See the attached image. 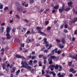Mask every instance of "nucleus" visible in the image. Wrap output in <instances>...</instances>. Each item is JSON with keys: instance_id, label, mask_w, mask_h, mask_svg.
Segmentation results:
<instances>
[{"instance_id": "obj_1", "label": "nucleus", "mask_w": 77, "mask_h": 77, "mask_svg": "<svg viewBox=\"0 0 77 77\" xmlns=\"http://www.w3.org/2000/svg\"><path fill=\"white\" fill-rule=\"evenodd\" d=\"M21 64L22 65V66H21V68H25L26 69H28V70H30L32 69L31 67L29 66H28V64L27 63L26 61H22Z\"/></svg>"}, {"instance_id": "obj_2", "label": "nucleus", "mask_w": 77, "mask_h": 77, "mask_svg": "<svg viewBox=\"0 0 77 77\" xmlns=\"http://www.w3.org/2000/svg\"><path fill=\"white\" fill-rule=\"evenodd\" d=\"M52 59H55L56 60H57V59H59V57H56L54 56H51L50 57V58L48 59V60L49 62V64H51L52 63H53V62H52Z\"/></svg>"}, {"instance_id": "obj_3", "label": "nucleus", "mask_w": 77, "mask_h": 77, "mask_svg": "<svg viewBox=\"0 0 77 77\" xmlns=\"http://www.w3.org/2000/svg\"><path fill=\"white\" fill-rule=\"evenodd\" d=\"M57 75L58 76V77H63L65 75V74L63 73L62 75H61V73L60 72H59L57 74Z\"/></svg>"}, {"instance_id": "obj_4", "label": "nucleus", "mask_w": 77, "mask_h": 77, "mask_svg": "<svg viewBox=\"0 0 77 77\" xmlns=\"http://www.w3.org/2000/svg\"><path fill=\"white\" fill-rule=\"evenodd\" d=\"M69 72H72L73 74H74V73H76V72H77V71L75 70L74 69L72 68L69 70Z\"/></svg>"}, {"instance_id": "obj_5", "label": "nucleus", "mask_w": 77, "mask_h": 77, "mask_svg": "<svg viewBox=\"0 0 77 77\" xmlns=\"http://www.w3.org/2000/svg\"><path fill=\"white\" fill-rule=\"evenodd\" d=\"M55 67V65H51L49 66V68L51 69V71H53L54 70V68Z\"/></svg>"}, {"instance_id": "obj_6", "label": "nucleus", "mask_w": 77, "mask_h": 77, "mask_svg": "<svg viewBox=\"0 0 77 77\" xmlns=\"http://www.w3.org/2000/svg\"><path fill=\"white\" fill-rule=\"evenodd\" d=\"M69 57L72 58L73 59H75L76 60H77V59L74 56V55H72L70 54L69 55Z\"/></svg>"}, {"instance_id": "obj_7", "label": "nucleus", "mask_w": 77, "mask_h": 77, "mask_svg": "<svg viewBox=\"0 0 77 77\" xmlns=\"http://www.w3.org/2000/svg\"><path fill=\"white\" fill-rule=\"evenodd\" d=\"M37 30H38V33H39V32H41V30H42V27H37Z\"/></svg>"}, {"instance_id": "obj_8", "label": "nucleus", "mask_w": 77, "mask_h": 77, "mask_svg": "<svg viewBox=\"0 0 77 77\" xmlns=\"http://www.w3.org/2000/svg\"><path fill=\"white\" fill-rule=\"evenodd\" d=\"M4 30H5V29L4 28V27H1L0 28V32L1 33H3V31H4Z\"/></svg>"}, {"instance_id": "obj_9", "label": "nucleus", "mask_w": 77, "mask_h": 77, "mask_svg": "<svg viewBox=\"0 0 77 77\" xmlns=\"http://www.w3.org/2000/svg\"><path fill=\"white\" fill-rule=\"evenodd\" d=\"M6 38L7 39H11V36L9 33H7L6 34Z\"/></svg>"}, {"instance_id": "obj_10", "label": "nucleus", "mask_w": 77, "mask_h": 77, "mask_svg": "<svg viewBox=\"0 0 77 77\" xmlns=\"http://www.w3.org/2000/svg\"><path fill=\"white\" fill-rule=\"evenodd\" d=\"M67 5L69 6H70V7H72V2H68L67 3Z\"/></svg>"}, {"instance_id": "obj_11", "label": "nucleus", "mask_w": 77, "mask_h": 77, "mask_svg": "<svg viewBox=\"0 0 77 77\" xmlns=\"http://www.w3.org/2000/svg\"><path fill=\"white\" fill-rule=\"evenodd\" d=\"M6 30L7 32V33H9L10 32V27L8 26L6 29Z\"/></svg>"}, {"instance_id": "obj_12", "label": "nucleus", "mask_w": 77, "mask_h": 77, "mask_svg": "<svg viewBox=\"0 0 77 77\" xmlns=\"http://www.w3.org/2000/svg\"><path fill=\"white\" fill-rule=\"evenodd\" d=\"M50 74H52V75L53 77L56 76V73L53 71H51L50 72Z\"/></svg>"}, {"instance_id": "obj_13", "label": "nucleus", "mask_w": 77, "mask_h": 77, "mask_svg": "<svg viewBox=\"0 0 77 77\" xmlns=\"http://www.w3.org/2000/svg\"><path fill=\"white\" fill-rule=\"evenodd\" d=\"M58 46H59L60 48H63V45L60 44V45H57Z\"/></svg>"}, {"instance_id": "obj_14", "label": "nucleus", "mask_w": 77, "mask_h": 77, "mask_svg": "<svg viewBox=\"0 0 77 77\" xmlns=\"http://www.w3.org/2000/svg\"><path fill=\"white\" fill-rule=\"evenodd\" d=\"M39 33L40 34H41L42 35H43L44 36H47V34L45 33L42 32H39Z\"/></svg>"}, {"instance_id": "obj_15", "label": "nucleus", "mask_w": 77, "mask_h": 77, "mask_svg": "<svg viewBox=\"0 0 77 77\" xmlns=\"http://www.w3.org/2000/svg\"><path fill=\"white\" fill-rule=\"evenodd\" d=\"M15 69H16L14 67H13L12 68V69L11 70V72H14L15 71Z\"/></svg>"}, {"instance_id": "obj_16", "label": "nucleus", "mask_w": 77, "mask_h": 77, "mask_svg": "<svg viewBox=\"0 0 77 77\" xmlns=\"http://www.w3.org/2000/svg\"><path fill=\"white\" fill-rule=\"evenodd\" d=\"M2 67L3 69H5V68H6V65H5V64H2Z\"/></svg>"}, {"instance_id": "obj_17", "label": "nucleus", "mask_w": 77, "mask_h": 77, "mask_svg": "<svg viewBox=\"0 0 77 77\" xmlns=\"http://www.w3.org/2000/svg\"><path fill=\"white\" fill-rule=\"evenodd\" d=\"M20 72V69H19L16 72V75H18V74H19V72Z\"/></svg>"}, {"instance_id": "obj_18", "label": "nucleus", "mask_w": 77, "mask_h": 77, "mask_svg": "<svg viewBox=\"0 0 77 77\" xmlns=\"http://www.w3.org/2000/svg\"><path fill=\"white\" fill-rule=\"evenodd\" d=\"M61 41L63 44H65V38H62L61 39Z\"/></svg>"}, {"instance_id": "obj_19", "label": "nucleus", "mask_w": 77, "mask_h": 77, "mask_svg": "<svg viewBox=\"0 0 77 77\" xmlns=\"http://www.w3.org/2000/svg\"><path fill=\"white\" fill-rule=\"evenodd\" d=\"M32 42V40H31V39H27L26 41V43H29V42Z\"/></svg>"}, {"instance_id": "obj_20", "label": "nucleus", "mask_w": 77, "mask_h": 77, "mask_svg": "<svg viewBox=\"0 0 77 77\" xmlns=\"http://www.w3.org/2000/svg\"><path fill=\"white\" fill-rule=\"evenodd\" d=\"M69 24L70 26H71L72 24V20H70L69 22Z\"/></svg>"}, {"instance_id": "obj_21", "label": "nucleus", "mask_w": 77, "mask_h": 77, "mask_svg": "<svg viewBox=\"0 0 77 77\" xmlns=\"http://www.w3.org/2000/svg\"><path fill=\"white\" fill-rule=\"evenodd\" d=\"M77 21V17L74 18V19L73 20V23H75V22H76V21Z\"/></svg>"}, {"instance_id": "obj_22", "label": "nucleus", "mask_w": 77, "mask_h": 77, "mask_svg": "<svg viewBox=\"0 0 77 77\" xmlns=\"http://www.w3.org/2000/svg\"><path fill=\"white\" fill-rule=\"evenodd\" d=\"M54 8L55 9H59V5H57L56 6L54 7Z\"/></svg>"}, {"instance_id": "obj_23", "label": "nucleus", "mask_w": 77, "mask_h": 77, "mask_svg": "<svg viewBox=\"0 0 77 77\" xmlns=\"http://www.w3.org/2000/svg\"><path fill=\"white\" fill-rule=\"evenodd\" d=\"M44 41L46 44H48V42L47 41V38H44Z\"/></svg>"}, {"instance_id": "obj_24", "label": "nucleus", "mask_w": 77, "mask_h": 77, "mask_svg": "<svg viewBox=\"0 0 77 77\" xmlns=\"http://www.w3.org/2000/svg\"><path fill=\"white\" fill-rule=\"evenodd\" d=\"M59 71H61L62 70V67L61 66H59Z\"/></svg>"}, {"instance_id": "obj_25", "label": "nucleus", "mask_w": 77, "mask_h": 77, "mask_svg": "<svg viewBox=\"0 0 77 77\" xmlns=\"http://www.w3.org/2000/svg\"><path fill=\"white\" fill-rule=\"evenodd\" d=\"M3 5L0 4V9H2L3 8Z\"/></svg>"}, {"instance_id": "obj_26", "label": "nucleus", "mask_w": 77, "mask_h": 77, "mask_svg": "<svg viewBox=\"0 0 77 77\" xmlns=\"http://www.w3.org/2000/svg\"><path fill=\"white\" fill-rule=\"evenodd\" d=\"M73 12L75 14H76V15H77V11H75V10L74 8H73Z\"/></svg>"}, {"instance_id": "obj_27", "label": "nucleus", "mask_w": 77, "mask_h": 77, "mask_svg": "<svg viewBox=\"0 0 77 77\" xmlns=\"http://www.w3.org/2000/svg\"><path fill=\"white\" fill-rule=\"evenodd\" d=\"M59 65H56L55 66V69H57L59 68Z\"/></svg>"}, {"instance_id": "obj_28", "label": "nucleus", "mask_w": 77, "mask_h": 77, "mask_svg": "<svg viewBox=\"0 0 77 77\" xmlns=\"http://www.w3.org/2000/svg\"><path fill=\"white\" fill-rule=\"evenodd\" d=\"M59 11L60 13H62L63 10L62 9L60 8L59 9Z\"/></svg>"}, {"instance_id": "obj_29", "label": "nucleus", "mask_w": 77, "mask_h": 77, "mask_svg": "<svg viewBox=\"0 0 77 77\" xmlns=\"http://www.w3.org/2000/svg\"><path fill=\"white\" fill-rule=\"evenodd\" d=\"M36 57L35 56H32V57L31 59L32 60H34L35 59H36Z\"/></svg>"}, {"instance_id": "obj_30", "label": "nucleus", "mask_w": 77, "mask_h": 77, "mask_svg": "<svg viewBox=\"0 0 77 77\" xmlns=\"http://www.w3.org/2000/svg\"><path fill=\"white\" fill-rule=\"evenodd\" d=\"M51 27L50 26L48 27L47 28V31H49V30H50V29H51Z\"/></svg>"}, {"instance_id": "obj_31", "label": "nucleus", "mask_w": 77, "mask_h": 77, "mask_svg": "<svg viewBox=\"0 0 77 77\" xmlns=\"http://www.w3.org/2000/svg\"><path fill=\"white\" fill-rule=\"evenodd\" d=\"M16 57H17V58H21V55H16Z\"/></svg>"}, {"instance_id": "obj_32", "label": "nucleus", "mask_w": 77, "mask_h": 77, "mask_svg": "<svg viewBox=\"0 0 77 77\" xmlns=\"http://www.w3.org/2000/svg\"><path fill=\"white\" fill-rule=\"evenodd\" d=\"M17 9L18 12H20L21 11V9L20 8L18 7L17 8Z\"/></svg>"}, {"instance_id": "obj_33", "label": "nucleus", "mask_w": 77, "mask_h": 77, "mask_svg": "<svg viewBox=\"0 0 77 77\" xmlns=\"http://www.w3.org/2000/svg\"><path fill=\"white\" fill-rule=\"evenodd\" d=\"M5 71H7V72H9V69L8 67H6L5 69Z\"/></svg>"}, {"instance_id": "obj_34", "label": "nucleus", "mask_w": 77, "mask_h": 77, "mask_svg": "<svg viewBox=\"0 0 77 77\" xmlns=\"http://www.w3.org/2000/svg\"><path fill=\"white\" fill-rule=\"evenodd\" d=\"M45 26H47V25H48V23H49V22H48V21H46L45 22Z\"/></svg>"}, {"instance_id": "obj_35", "label": "nucleus", "mask_w": 77, "mask_h": 77, "mask_svg": "<svg viewBox=\"0 0 77 77\" xmlns=\"http://www.w3.org/2000/svg\"><path fill=\"white\" fill-rule=\"evenodd\" d=\"M70 10V8H68L65 9V11H69Z\"/></svg>"}, {"instance_id": "obj_36", "label": "nucleus", "mask_w": 77, "mask_h": 77, "mask_svg": "<svg viewBox=\"0 0 77 77\" xmlns=\"http://www.w3.org/2000/svg\"><path fill=\"white\" fill-rule=\"evenodd\" d=\"M31 72H32V73H33V72H35V70H34V69H32L31 70Z\"/></svg>"}, {"instance_id": "obj_37", "label": "nucleus", "mask_w": 77, "mask_h": 77, "mask_svg": "<svg viewBox=\"0 0 77 77\" xmlns=\"http://www.w3.org/2000/svg\"><path fill=\"white\" fill-rule=\"evenodd\" d=\"M32 62H33V61L32 60H30L29 63V65H32Z\"/></svg>"}, {"instance_id": "obj_38", "label": "nucleus", "mask_w": 77, "mask_h": 77, "mask_svg": "<svg viewBox=\"0 0 77 77\" xmlns=\"http://www.w3.org/2000/svg\"><path fill=\"white\" fill-rule=\"evenodd\" d=\"M62 9L63 10L65 9V5H64L63 4V6H62Z\"/></svg>"}, {"instance_id": "obj_39", "label": "nucleus", "mask_w": 77, "mask_h": 77, "mask_svg": "<svg viewBox=\"0 0 77 77\" xmlns=\"http://www.w3.org/2000/svg\"><path fill=\"white\" fill-rule=\"evenodd\" d=\"M31 33L32 34H34V33H35V32L33 31V29H32Z\"/></svg>"}, {"instance_id": "obj_40", "label": "nucleus", "mask_w": 77, "mask_h": 77, "mask_svg": "<svg viewBox=\"0 0 77 77\" xmlns=\"http://www.w3.org/2000/svg\"><path fill=\"white\" fill-rule=\"evenodd\" d=\"M16 30V29L15 28H13L12 30L13 32H15Z\"/></svg>"}, {"instance_id": "obj_41", "label": "nucleus", "mask_w": 77, "mask_h": 77, "mask_svg": "<svg viewBox=\"0 0 77 77\" xmlns=\"http://www.w3.org/2000/svg\"><path fill=\"white\" fill-rule=\"evenodd\" d=\"M4 11H6L7 10H8V7H5L4 8Z\"/></svg>"}, {"instance_id": "obj_42", "label": "nucleus", "mask_w": 77, "mask_h": 77, "mask_svg": "<svg viewBox=\"0 0 77 77\" xmlns=\"http://www.w3.org/2000/svg\"><path fill=\"white\" fill-rule=\"evenodd\" d=\"M52 47V45H50L49 46V48H48V50H50V48H51Z\"/></svg>"}, {"instance_id": "obj_43", "label": "nucleus", "mask_w": 77, "mask_h": 77, "mask_svg": "<svg viewBox=\"0 0 77 77\" xmlns=\"http://www.w3.org/2000/svg\"><path fill=\"white\" fill-rule=\"evenodd\" d=\"M68 65L69 66H71V65H72V62H69Z\"/></svg>"}, {"instance_id": "obj_44", "label": "nucleus", "mask_w": 77, "mask_h": 77, "mask_svg": "<svg viewBox=\"0 0 77 77\" xmlns=\"http://www.w3.org/2000/svg\"><path fill=\"white\" fill-rule=\"evenodd\" d=\"M56 41L57 42H60V40H59V39H56Z\"/></svg>"}, {"instance_id": "obj_45", "label": "nucleus", "mask_w": 77, "mask_h": 77, "mask_svg": "<svg viewBox=\"0 0 77 77\" xmlns=\"http://www.w3.org/2000/svg\"><path fill=\"white\" fill-rule=\"evenodd\" d=\"M68 76L69 77H73V75L72 74H70L68 75Z\"/></svg>"}, {"instance_id": "obj_46", "label": "nucleus", "mask_w": 77, "mask_h": 77, "mask_svg": "<svg viewBox=\"0 0 77 77\" xmlns=\"http://www.w3.org/2000/svg\"><path fill=\"white\" fill-rule=\"evenodd\" d=\"M30 2L31 3H34V0H29Z\"/></svg>"}, {"instance_id": "obj_47", "label": "nucleus", "mask_w": 77, "mask_h": 77, "mask_svg": "<svg viewBox=\"0 0 77 77\" xmlns=\"http://www.w3.org/2000/svg\"><path fill=\"white\" fill-rule=\"evenodd\" d=\"M37 62H38V61L36 60H35L33 61L34 63H36Z\"/></svg>"}, {"instance_id": "obj_48", "label": "nucleus", "mask_w": 77, "mask_h": 77, "mask_svg": "<svg viewBox=\"0 0 77 77\" xmlns=\"http://www.w3.org/2000/svg\"><path fill=\"white\" fill-rule=\"evenodd\" d=\"M21 47H24V43H22L20 44Z\"/></svg>"}, {"instance_id": "obj_49", "label": "nucleus", "mask_w": 77, "mask_h": 77, "mask_svg": "<svg viewBox=\"0 0 77 77\" xmlns=\"http://www.w3.org/2000/svg\"><path fill=\"white\" fill-rule=\"evenodd\" d=\"M13 20H14V18H12V20H10V23H13Z\"/></svg>"}, {"instance_id": "obj_50", "label": "nucleus", "mask_w": 77, "mask_h": 77, "mask_svg": "<svg viewBox=\"0 0 77 77\" xmlns=\"http://www.w3.org/2000/svg\"><path fill=\"white\" fill-rule=\"evenodd\" d=\"M44 53H48V51L47 49H45L44 51Z\"/></svg>"}, {"instance_id": "obj_51", "label": "nucleus", "mask_w": 77, "mask_h": 77, "mask_svg": "<svg viewBox=\"0 0 77 77\" xmlns=\"http://www.w3.org/2000/svg\"><path fill=\"white\" fill-rule=\"evenodd\" d=\"M68 38H69V39L70 40H71V39H72V38H71V36L69 35L68 36Z\"/></svg>"}, {"instance_id": "obj_52", "label": "nucleus", "mask_w": 77, "mask_h": 77, "mask_svg": "<svg viewBox=\"0 0 77 77\" xmlns=\"http://www.w3.org/2000/svg\"><path fill=\"white\" fill-rule=\"evenodd\" d=\"M64 32H65V33H67L68 32V31L66 29H65L64 30Z\"/></svg>"}, {"instance_id": "obj_53", "label": "nucleus", "mask_w": 77, "mask_h": 77, "mask_svg": "<svg viewBox=\"0 0 77 77\" xmlns=\"http://www.w3.org/2000/svg\"><path fill=\"white\" fill-rule=\"evenodd\" d=\"M74 34H75V35H77V30H75V31Z\"/></svg>"}, {"instance_id": "obj_54", "label": "nucleus", "mask_w": 77, "mask_h": 77, "mask_svg": "<svg viewBox=\"0 0 77 77\" xmlns=\"http://www.w3.org/2000/svg\"><path fill=\"white\" fill-rule=\"evenodd\" d=\"M54 51H55V53H57V48H56V49H55Z\"/></svg>"}, {"instance_id": "obj_55", "label": "nucleus", "mask_w": 77, "mask_h": 77, "mask_svg": "<svg viewBox=\"0 0 77 77\" xmlns=\"http://www.w3.org/2000/svg\"><path fill=\"white\" fill-rule=\"evenodd\" d=\"M45 0H42V3H45Z\"/></svg>"}, {"instance_id": "obj_56", "label": "nucleus", "mask_w": 77, "mask_h": 77, "mask_svg": "<svg viewBox=\"0 0 77 77\" xmlns=\"http://www.w3.org/2000/svg\"><path fill=\"white\" fill-rule=\"evenodd\" d=\"M64 27H65V28H68V25L66 24H65L64 25Z\"/></svg>"}, {"instance_id": "obj_57", "label": "nucleus", "mask_w": 77, "mask_h": 77, "mask_svg": "<svg viewBox=\"0 0 77 77\" xmlns=\"http://www.w3.org/2000/svg\"><path fill=\"white\" fill-rule=\"evenodd\" d=\"M30 33V31L29 30H28L26 32V34H29V33Z\"/></svg>"}, {"instance_id": "obj_58", "label": "nucleus", "mask_w": 77, "mask_h": 77, "mask_svg": "<svg viewBox=\"0 0 77 77\" xmlns=\"http://www.w3.org/2000/svg\"><path fill=\"white\" fill-rule=\"evenodd\" d=\"M43 55H39V58H41L42 57V56Z\"/></svg>"}, {"instance_id": "obj_59", "label": "nucleus", "mask_w": 77, "mask_h": 77, "mask_svg": "<svg viewBox=\"0 0 77 77\" xmlns=\"http://www.w3.org/2000/svg\"><path fill=\"white\" fill-rule=\"evenodd\" d=\"M16 5L17 6H19V3L18 2H16Z\"/></svg>"}, {"instance_id": "obj_60", "label": "nucleus", "mask_w": 77, "mask_h": 77, "mask_svg": "<svg viewBox=\"0 0 77 77\" xmlns=\"http://www.w3.org/2000/svg\"><path fill=\"white\" fill-rule=\"evenodd\" d=\"M44 11V9H42L40 11V13H42V12Z\"/></svg>"}, {"instance_id": "obj_61", "label": "nucleus", "mask_w": 77, "mask_h": 77, "mask_svg": "<svg viewBox=\"0 0 77 77\" xmlns=\"http://www.w3.org/2000/svg\"><path fill=\"white\" fill-rule=\"evenodd\" d=\"M24 21H26V23H29V21L26 19H24Z\"/></svg>"}, {"instance_id": "obj_62", "label": "nucleus", "mask_w": 77, "mask_h": 77, "mask_svg": "<svg viewBox=\"0 0 77 77\" xmlns=\"http://www.w3.org/2000/svg\"><path fill=\"white\" fill-rule=\"evenodd\" d=\"M44 49H45V48L43 47V48H42V49H41V51H44Z\"/></svg>"}, {"instance_id": "obj_63", "label": "nucleus", "mask_w": 77, "mask_h": 77, "mask_svg": "<svg viewBox=\"0 0 77 77\" xmlns=\"http://www.w3.org/2000/svg\"><path fill=\"white\" fill-rule=\"evenodd\" d=\"M14 76V75H13V74L11 73L10 75V77H13Z\"/></svg>"}, {"instance_id": "obj_64", "label": "nucleus", "mask_w": 77, "mask_h": 77, "mask_svg": "<svg viewBox=\"0 0 77 77\" xmlns=\"http://www.w3.org/2000/svg\"><path fill=\"white\" fill-rule=\"evenodd\" d=\"M27 12V10H25L23 11V14H25L26 12Z\"/></svg>"}]
</instances>
